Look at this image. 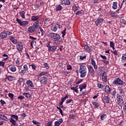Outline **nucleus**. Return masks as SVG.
<instances>
[{"label":"nucleus","instance_id":"64","mask_svg":"<svg viewBox=\"0 0 126 126\" xmlns=\"http://www.w3.org/2000/svg\"><path fill=\"white\" fill-rule=\"evenodd\" d=\"M2 57H4L5 58L4 60H8V56L6 54H3L2 55Z\"/></svg>","mask_w":126,"mask_h":126},{"label":"nucleus","instance_id":"29","mask_svg":"<svg viewBox=\"0 0 126 126\" xmlns=\"http://www.w3.org/2000/svg\"><path fill=\"white\" fill-rule=\"evenodd\" d=\"M8 95V97L10 98L11 100H13V99L14 98V94H13L9 93Z\"/></svg>","mask_w":126,"mask_h":126},{"label":"nucleus","instance_id":"48","mask_svg":"<svg viewBox=\"0 0 126 126\" xmlns=\"http://www.w3.org/2000/svg\"><path fill=\"white\" fill-rule=\"evenodd\" d=\"M20 73L21 74V75H24L25 73H26V70H22L20 72Z\"/></svg>","mask_w":126,"mask_h":126},{"label":"nucleus","instance_id":"61","mask_svg":"<svg viewBox=\"0 0 126 126\" xmlns=\"http://www.w3.org/2000/svg\"><path fill=\"white\" fill-rule=\"evenodd\" d=\"M34 44H36V41L34 40H32L31 43V46L33 48V46H34Z\"/></svg>","mask_w":126,"mask_h":126},{"label":"nucleus","instance_id":"53","mask_svg":"<svg viewBox=\"0 0 126 126\" xmlns=\"http://www.w3.org/2000/svg\"><path fill=\"white\" fill-rule=\"evenodd\" d=\"M85 59H86V55L84 56H80V60H81V61H83Z\"/></svg>","mask_w":126,"mask_h":126},{"label":"nucleus","instance_id":"47","mask_svg":"<svg viewBox=\"0 0 126 126\" xmlns=\"http://www.w3.org/2000/svg\"><path fill=\"white\" fill-rule=\"evenodd\" d=\"M91 63L93 65L96 64V62H95V60H94V59H92L91 60Z\"/></svg>","mask_w":126,"mask_h":126},{"label":"nucleus","instance_id":"33","mask_svg":"<svg viewBox=\"0 0 126 126\" xmlns=\"http://www.w3.org/2000/svg\"><path fill=\"white\" fill-rule=\"evenodd\" d=\"M32 123L33 124V125H35L36 126H41V123H40L35 120H33L32 121Z\"/></svg>","mask_w":126,"mask_h":126},{"label":"nucleus","instance_id":"32","mask_svg":"<svg viewBox=\"0 0 126 126\" xmlns=\"http://www.w3.org/2000/svg\"><path fill=\"white\" fill-rule=\"evenodd\" d=\"M7 79H8V81H12V80L14 79V77H13V76H8Z\"/></svg>","mask_w":126,"mask_h":126},{"label":"nucleus","instance_id":"62","mask_svg":"<svg viewBox=\"0 0 126 126\" xmlns=\"http://www.w3.org/2000/svg\"><path fill=\"white\" fill-rule=\"evenodd\" d=\"M122 59L124 61H126V54H123Z\"/></svg>","mask_w":126,"mask_h":126},{"label":"nucleus","instance_id":"50","mask_svg":"<svg viewBox=\"0 0 126 126\" xmlns=\"http://www.w3.org/2000/svg\"><path fill=\"white\" fill-rule=\"evenodd\" d=\"M30 65H31V66H32V69L33 70H36V65H35V64H30Z\"/></svg>","mask_w":126,"mask_h":126},{"label":"nucleus","instance_id":"7","mask_svg":"<svg viewBox=\"0 0 126 126\" xmlns=\"http://www.w3.org/2000/svg\"><path fill=\"white\" fill-rule=\"evenodd\" d=\"M40 82L41 83H42V84H47L48 83V78H47V77L46 76H42L40 78Z\"/></svg>","mask_w":126,"mask_h":126},{"label":"nucleus","instance_id":"60","mask_svg":"<svg viewBox=\"0 0 126 126\" xmlns=\"http://www.w3.org/2000/svg\"><path fill=\"white\" fill-rule=\"evenodd\" d=\"M110 46L111 48H112V47H115V43L113 41H110Z\"/></svg>","mask_w":126,"mask_h":126},{"label":"nucleus","instance_id":"5","mask_svg":"<svg viewBox=\"0 0 126 126\" xmlns=\"http://www.w3.org/2000/svg\"><path fill=\"white\" fill-rule=\"evenodd\" d=\"M16 21L18 22V23L20 25V26H23V27H24L26 25H28L29 23L27 21H21V20L17 18Z\"/></svg>","mask_w":126,"mask_h":126},{"label":"nucleus","instance_id":"40","mask_svg":"<svg viewBox=\"0 0 126 126\" xmlns=\"http://www.w3.org/2000/svg\"><path fill=\"white\" fill-rule=\"evenodd\" d=\"M83 48L86 51H89V46L88 45H84Z\"/></svg>","mask_w":126,"mask_h":126},{"label":"nucleus","instance_id":"59","mask_svg":"<svg viewBox=\"0 0 126 126\" xmlns=\"http://www.w3.org/2000/svg\"><path fill=\"white\" fill-rule=\"evenodd\" d=\"M23 82V78H20L19 80L18 81V83L20 84V83H22Z\"/></svg>","mask_w":126,"mask_h":126},{"label":"nucleus","instance_id":"30","mask_svg":"<svg viewBox=\"0 0 126 126\" xmlns=\"http://www.w3.org/2000/svg\"><path fill=\"white\" fill-rule=\"evenodd\" d=\"M20 15L21 17L22 18H25V11H22L20 13Z\"/></svg>","mask_w":126,"mask_h":126},{"label":"nucleus","instance_id":"24","mask_svg":"<svg viewBox=\"0 0 126 126\" xmlns=\"http://www.w3.org/2000/svg\"><path fill=\"white\" fill-rule=\"evenodd\" d=\"M93 105L94 106V108H98V107H100V103L96 102V101H93L92 102Z\"/></svg>","mask_w":126,"mask_h":126},{"label":"nucleus","instance_id":"22","mask_svg":"<svg viewBox=\"0 0 126 126\" xmlns=\"http://www.w3.org/2000/svg\"><path fill=\"white\" fill-rule=\"evenodd\" d=\"M56 49L57 46H53L49 47V49H48V52H55V51H56Z\"/></svg>","mask_w":126,"mask_h":126},{"label":"nucleus","instance_id":"28","mask_svg":"<svg viewBox=\"0 0 126 126\" xmlns=\"http://www.w3.org/2000/svg\"><path fill=\"white\" fill-rule=\"evenodd\" d=\"M67 98H68V95L66 94L64 97H62L61 102L63 103V102H64V101H65L66 100V99H67Z\"/></svg>","mask_w":126,"mask_h":126},{"label":"nucleus","instance_id":"35","mask_svg":"<svg viewBox=\"0 0 126 126\" xmlns=\"http://www.w3.org/2000/svg\"><path fill=\"white\" fill-rule=\"evenodd\" d=\"M51 29L53 31V32H57V30H58L56 26H55V27H51Z\"/></svg>","mask_w":126,"mask_h":126},{"label":"nucleus","instance_id":"15","mask_svg":"<svg viewBox=\"0 0 126 126\" xmlns=\"http://www.w3.org/2000/svg\"><path fill=\"white\" fill-rule=\"evenodd\" d=\"M29 33H33L36 31V30L33 27H30L28 29Z\"/></svg>","mask_w":126,"mask_h":126},{"label":"nucleus","instance_id":"39","mask_svg":"<svg viewBox=\"0 0 126 126\" xmlns=\"http://www.w3.org/2000/svg\"><path fill=\"white\" fill-rule=\"evenodd\" d=\"M105 119H107V115L106 114H103L100 117L101 120H105Z\"/></svg>","mask_w":126,"mask_h":126},{"label":"nucleus","instance_id":"3","mask_svg":"<svg viewBox=\"0 0 126 126\" xmlns=\"http://www.w3.org/2000/svg\"><path fill=\"white\" fill-rule=\"evenodd\" d=\"M49 36L53 39V40H60L61 39L60 34L54 32L50 33L49 34Z\"/></svg>","mask_w":126,"mask_h":126},{"label":"nucleus","instance_id":"43","mask_svg":"<svg viewBox=\"0 0 126 126\" xmlns=\"http://www.w3.org/2000/svg\"><path fill=\"white\" fill-rule=\"evenodd\" d=\"M23 70H26V71H27L28 70V66L26 64H24L23 66Z\"/></svg>","mask_w":126,"mask_h":126},{"label":"nucleus","instance_id":"31","mask_svg":"<svg viewBox=\"0 0 126 126\" xmlns=\"http://www.w3.org/2000/svg\"><path fill=\"white\" fill-rule=\"evenodd\" d=\"M11 118H12V119H15V120L18 121V116L16 115L11 114Z\"/></svg>","mask_w":126,"mask_h":126},{"label":"nucleus","instance_id":"2","mask_svg":"<svg viewBox=\"0 0 126 126\" xmlns=\"http://www.w3.org/2000/svg\"><path fill=\"white\" fill-rule=\"evenodd\" d=\"M112 84L118 85H124L126 83L123 82L120 78H117L112 82Z\"/></svg>","mask_w":126,"mask_h":126},{"label":"nucleus","instance_id":"37","mask_svg":"<svg viewBox=\"0 0 126 126\" xmlns=\"http://www.w3.org/2000/svg\"><path fill=\"white\" fill-rule=\"evenodd\" d=\"M54 43L55 44V45H57V46H59V45L61 44V41L59 40H54Z\"/></svg>","mask_w":126,"mask_h":126},{"label":"nucleus","instance_id":"41","mask_svg":"<svg viewBox=\"0 0 126 126\" xmlns=\"http://www.w3.org/2000/svg\"><path fill=\"white\" fill-rule=\"evenodd\" d=\"M72 10H73V11H76V10H78V7L76 5H74L72 7Z\"/></svg>","mask_w":126,"mask_h":126},{"label":"nucleus","instance_id":"11","mask_svg":"<svg viewBox=\"0 0 126 126\" xmlns=\"http://www.w3.org/2000/svg\"><path fill=\"white\" fill-rule=\"evenodd\" d=\"M6 34L5 33V31H3L0 33V40H3L6 38Z\"/></svg>","mask_w":126,"mask_h":126},{"label":"nucleus","instance_id":"49","mask_svg":"<svg viewBox=\"0 0 126 126\" xmlns=\"http://www.w3.org/2000/svg\"><path fill=\"white\" fill-rule=\"evenodd\" d=\"M71 102L72 103H73V100L71 99H68V100H66V104H69V103H71Z\"/></svg>","mask_w":126,"mask_h":126},{"label":"nucleus","instance_id":"8","mask_svg":"<svg viewBox=\"0 0 126 126\" xmlns=\"http://www.w3.org/2000/svg\"><path fill=\"white\" fill-rule=\"evenodd\" d=\"M16 48L19 52H22V50H23V45L22 44V42L18 43L16 45Z\"/></svg>","mask_w":126,"mask_h":126},{"label":"nucleus","instance_id":"38","mask_svg":"<svg viewBox=\"0 0 126 126\" xmlns=\"http://www.w3.org/2000/svg\"><path fill=\"white\" fill-rule=\"evenodd\" d=\"M57 109H58V110H59V112L62 116H63V110H62V108H61V107L57 106Z\"/></svg>","mask_w":126,"mask_h":126},{"label":"nucleus","instance_id":"1","mask_svg":"<svg viewBox=\"0 0 126 126\" xmlns=\"http://www.w3.org/2000/svg\"><path fill=\"white\" fill-rule=\"evenodd\" d=\"M80 64L79 69V72L80 74V76L81 78H84L86 76V74H87V68H86V66L84 65L83 63Z\"/></svg>","mask_w":126,"mask_h":126},{"label":"nucleus","instance_id":"57","mask_svg":"<svg viewBox=\"0 0 126 126\" xmlns=\"http://www.w3.org/2000/svg\"><path fill=\"white\" fill-rule=\"evenodd\" d=\"M49 19H46L44 21V24H46V25H48V24L49 23Z\"/></svg>","mask_w":126,"mask_h":126},{"label":"nucleus","instance_id":"9","mask_svg":"<svg viewBox=\"0 0 126 126\" xmlns=\"http://www.w3.org/2000/svg\"><path fill=\"white\" fill-rule=\"evenodd\" d=\"M63 122V118L60 119L58 121H56L54 123V126H60L61 124Z\"/></svg>","mask_w":126,"mask_h":126},{"label":"nucleus","instance_id":"42","mask_svg":"<svg viewBox=\"0 0 126 126\" xmlns=\"http://www.w3.org/2000/svg\"><path fill=\"white\" fill-rule=\"evenodd\" d=\"M43 65L44 67L46 68V69H49V64H48V63H44Z\"/></svg>","mask_w":126,"mask_h":126},{"label":"nucleus","instance_id":"46","mask_svg":"<svg viewBox=\"0 0 126 126\" xmlns=\"http://www.w3.org/2000/svg\"><path fill=\"white\" fill-rule=\"evenodd\" d=\"M79 88H81V89H86V85H82L79 87Z\"/></svg>","mask_w":126,"mask_h":126},{"label":"nucleus","instance_id":"20","mask_svg":"<svg viewBox=\"0 0 126 126\" xmlns=\"http://www.w3.org/2000/svg\"><path fill=\"white\" fill-rule=\"evenodd\" d=\"M10 40L13 44H16L17 43V40H16L15 38H14V37L13 36H10L9 37Z\"/></svg>","mask_w":126,"mask_h":126},{"label":"nucleus","instance_id":"14","mask_svg":"<svg viewBox=\"0 0 126 126\" xmlns=\"http://www.w3.org/2000/svg\"><path fill=\"white\" fill-rule=\"evenodd\" d=\"M0 119L1 120H3V121H6V122H8L9 119L7 118L5 115H3V114H1L0 113Z\"/></svg>","mask_w":126,"mask_h":126},{"label":"nucleus","instance_id":"21","mask_svg":"<svg viewBox=\"0 0 126 126\" xmlns=\"http://www.w3.org/2000/svg\"><path fill=\"white\" fill-rule=\"evenodd\" d=\"M103 101L104 103H109L110 101L109 100V96H104L103 98Z\"/></svg>","mask_w":126,"mask_h":126},{"label":"nucleus","instance_id":"26","mask_svg":"<svg viewBox=\"0 0 126 126\" xmlns=\"http://www.w3.org/2000/svg\"><path fill=\"white\" fill-rule=\"evenodd\" d=\"M24 96H25L26 98H31V96H32L30 93H25L23 94Z\"/></svg>","mask_w":126,"mask_h":126},{"label":"nucleus","instance_id":"10","mask_svg":"<svg viewBox=\"0 0 126 126\" xmlns=\"http://www.w3.org/2000/svg\"><path fill=\"white\" fill-rule=\"evenodd\" d=\"M103 18H99L96 19L94 22L96 26H98L99 24H101V23L103 22Z\"/></svg>","mask_w":126,"mask_h":126},{"label":"nucleus","instance_id":"56","mask_svg":"<svg viewBox=\"0 0 126 126\" xmlns=\"http://www.w3.org/2000/svg\"><path fill=\"white\" fill-rule=\"evenodd\" d=\"M69 118H70V119H75V115L70 114L69 116Z\"/></svg>","mask_w":126,"mask_h":126},{"label":"nucleus","instance_id":"13","mask_svg":"<svg viewBox=\"0 0 126 126\" xmlns=\"http://www.w3.org/2000/svg\"><path fill=\"white\" fill-rule=\"evenodd\" d=\"M102 76L103 81H104V82H107V72H104L102 74Z\"/></svg>","mask_w":126,"mask_h":126},{"label":"nucleus","instance_id":"36","mask_svg":"<svg viewBox=\"0 0 126 126\" xmlns=\"http://www.w3.org/2000/svg\"><path fill=\"white\" fill-rule=\"evenodd\" d=\"M111 15L112 17H113L114 18H117V14L114 12H112L111 13Z\"/></svg>","mask_w":126,"mask_h":126},{"label":"nucleus","instance_id":"51","mask_svg":"<svg viewBox=\"0 0 126 126\" xmlns=\"http://www.w3.org/2000/svg\"><path fill=\"white\" fill-rule=\"evenodd\" d=\"M70 4V1L67 0L65 1V5H69Z\"/></svg>","mask_w":126,"mask_h":126},{"label":"nucleus","instance_id":"44","mask_svg":"<svg viewBox=\"0 0 126 126\" xmlns=\"http://www.w3.org/2000/svg\"><path fill=\"white\" fill-rule=\"evenodd\" d=\"M46 126H53V122L50 121L46 124Z\"/></svg>","mask_w":126,"mask_h":126},{"label":"nucleus","instance_id":"18","mask_svg":"<svg viewBox=\"0 0 126 126\" xmlns=\"http://www.w3.org/2000/svg\"><path fill=\"white\" fill-rule=\"evenodd\" d=\"M10 123L12 124L11 126H15V125H16V121L14 120L12 117L10 118Z\"/></svg>","mask_w":126,"mask_h":126},{"label":"nucleus","instance_id":"54","mask_svg":"<svg viewBox=\"0 0 126 126\" xmlns=\"http://www.w3.org/2000/svg\"><path fill=\"white\" fill-rule=\"evenodd\" d=\"M67 70H71L72 69V67L70 65H67Z\"/></svg>","mask_w":126,"mask_h":126},{"label":"nucleus","instance_id":"34","mask_svg":"<svg viewBox=\"0 0 126 126\" xmlns=\"http://www.w3.org/2000/svg\"><path fill=\"white\" fill-rule=\"evenodd\" d=\"M48 72H41L38 74V76H43V75H46V74H47Z\"/></svg>","mask_w":126,"mask_h":126},{"label":"nucleus","instance_id":"23","mask_svg":"<svg viewBox=\"0 0 126 126\" xmlns=\"http://www.w3.org/2000/svg\"><path fill=\"white\" fill-rule=\"evenodd\" d=\"M39 28V21L35 22L33 24V28H34L36 30L38 29Z\"/></svg>","mask_w":126,"mask_h":126},{"label":"nucleus","instance_id":"63","mask_svg":"<svg viewBox=\"0 0 126 126\" xmlns=\"http://www.w3.org/2000/svg\"><path fill=\"white\" fill-rule=\"evenodd\" d=\"M0 66L4 67V62L2 61L0 62Z\"/></svg>","mask_w":126,"mask_h":126},{"label":"nucleus","instance_id":"12","mask_svg":"<svg viewBox=\"0 0 126 126\" xmlns=\"http://www.w3.org/2000/svg\"><path fill=\"white\" fill-rule=\"evenodd\" d=\"M104 90L107 94H110V93H111V88L108 85L105 86Z\"/></svg>","mask_w":126,"mask_h":126},{"label":"nucleus","instance_id":"4","mask_svg":"<svg viewBox=\"0 0 126 126\" xmlns=\"http://www.w3.org/2000/svg\"><path fill=\"white\" fill-rule=\"evenodd\" d=\"M116 97L118 105H119V106H123V105H124V99H123V97L119 94H117Z\"/></svg>","mask_w":126,"mask_h":126},{"label":"nucleus","instance_id":"25","mask_svg":"<svg viewBox=\"0 0 126 126\" xmlns=\"http://www.w3.org/2000/svg\"><path fill=\"white\" fill-rule=\"evenodd\" d=\"M63 9V6L61 5V4L58 5L56 9V11H62V10Z\"/></svg>","mask_w":126,"mask_h":126},{"label":"nucleus","instance_id":"17","mask_svg":"<svg viewBox=\"0 0 126 126\" xmlns=\"http://www.w3.org/2000/svg\"><path fill=\"white\" fill-rule=\"evenodd\" d=\"M9 69L12 72H15L16 71V67L14 65L10 66H9Z\"/></svg>","mask_w":126,"mask_h":126},{"label":"nucleus","instance_id":"45","mask_svg":"<svg viewBox=\"0 0 126 126\" xmlns=\"http://www.w3.org/2000/svg\"><path fill=\"white\" fill-rule=\"evenodd\" d=\"M39 29L41 33V36H44V31L43 30V29H42V28L39 27Z\"/></svg>","mask_w":126,"mask_h":126},{"label":"nucleus","instance_id":"55","mask_svg":"<svg viewBox=\"0 0 126 126\" xmlns=\"http://www.w3.org/2000/svg\"><path fill=\"white\" fill-rule=\"evenodd\" d=\"M97 87L102 89L104 87V86L102 84H97Z\"/></svg>","mask_w":126,"mask_h":126},{"label":"nucleus","instance_id":"19","mask_svg":"<svg viewBox=\"0 0 126 126\" xmlns=\"http://www.w3.org/2000/svg\"><path fill=\"white\" fill-rule=\"evenodd\" d=\"M26 83L28 86H30V87H34V84H33V82H32L31 80H27L26 81Z\"/></svg>","mask_w":126,"mask_h":126},{"label":"nucleus","instance_id":"6","mask_svg":"<svg viewBox=\"0 0 126 126\" xmlns=\"http://www.w3.org/2000/svg\"><path fill=\"white\" fill-rule=\"evenodd\" d=\"M89 70V73H90L93 76L95 75V70L93 68V67L91 65H90L88 67Z\"/></svg>","mask_w":126,"mask_h":126},{"label":"nucleus","instance_id":"52","mask_svg":"<svg viewBox=\"0 0 126 126\" xmlns=\"http://www.w3.org/2000/svg\"><path fill=\"white\" fill-rule=\"evenodd\" d=\"M5 33H6V36L7 37V35H11L12 34V32H8V31H5Z\"/></svg>","mask_w":126,"mask_h":126},{"label":"nucleus","instance_id":"16","mask_svg":"<svg viewBox=\"0 0 126 126\" xmlns=\"http://www.w3.org/2000/svg\"><path fill=\"white\" fill-rule=\"evenodd\" d=\"M39 18H40V16L39 15L32 16V21H37V20H39Z\"/></svg>","mask_w":126,"mask_h":126},{"label":"nucleus","instance_id":"58","mask_svg":"<svg viewBox=\"0 0 126 126\" xmlns=\"http://www.w3.org/2000/svg\"><path fill=\"white\" fill-rule=\"evenodd\" d=\"M66 31V28H65L64 29V30L63 31V32H62V34H63V35H62V37H63H63H64V35H65V31Z\"/></svg>","mask_w":126,"mask_h":126},{"label":"nucleus","instance_id":"27","mask_svg":"<svg viewBox=\"0 0 126 126\" xmlns=\"http://www.w3.org/2000/svg\"><path fill=\"white\" fill-rule=\"evenodd\" d=\"M112 8L113 9H117V8H118V2H114L113 3Z\"/></svg>","mask_w":126,"mask_h":126}]
</instances>
